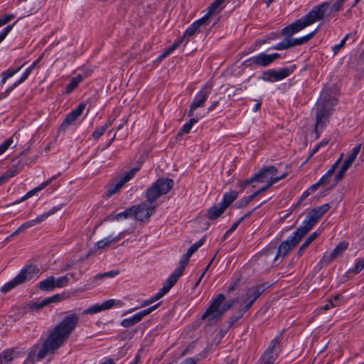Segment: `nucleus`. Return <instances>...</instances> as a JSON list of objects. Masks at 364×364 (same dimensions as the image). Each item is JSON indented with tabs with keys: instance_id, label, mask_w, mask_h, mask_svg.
<instances>
[{
	"instance_id": "nucleus-63",
	"label": "nucleus",
	"mask_w": 364,
	"mask_h": 364,
	"mask_svg": "<svg viewBox=\"0 0 364 364\" xmlns=\"http://www.w3.org/2000/svg\"><path fill=\"white\" fill-rule=\"evenodd\" d=\"M34 226L33 225V223L32 222V220H29V221H27L24 223H23L21 226H20V229H23V230L25 229H27V228H30L31 227Z\"/></svg>"
},
{
	"instance_id": "nucleus-62",
	"label": "nucleus",
	"mask_w": 364,
	"mask_h": 364,
	"mask_svg": "<svg viewBox=\"0 0 364 364\" xmlns=\"http://www.w3.org/2000/svg\"><path fill=\"white\" fill-rule=\"evenodd\" d=\"M14 18V14H7L4 16L2 18H1V21L3 22L4 25L7 23L9 21H10L11 19Z\"/></svg>"
},
{
	"instance_id": "nucleus-33",
	"label": "nucleus",
	"mask_w": 364,
	"mask_h": 364,
	"mask_svg": "<svg viewBox=\"0 0 364 364\" xmlns=\"http://www.w3.org/2000/svg\"><path fill=\"white\" fill-rule=\"evenodd\" d=\"M278 346V342L276 340H274L271 342L270 345L269 346L268 348L266 350V351L263 354V360L265 358L268 359H273L274 357V350L277 348Z\"/></svg>"
},
{
	"instance_id": "nucleus-11",
	"label": "nucleus",
	"mask_w": 364,
	"mask_h": 364,
	"mask_svg": "<svg viewBox=\"0 0 364 364\" xmlns=\"http://www.w3.org/2000/svg\"><path fill=\"white\" fill-rule=\"evenodd\" d=\"M139 169V167H136L129 170L117 178L115 183L110 184L107 188L106 196L110 197L117 193L127 182L133 178Z\"/></svg>"
},
{
	"instance_id": "nucleus-55",
	"label": "nucleus",
	"mask_w": 364,
	"mask_h": 364,
	"mask_svg": "<svg viewBox=\"0 0 364 364\" xmlns=\"http://www.w3.org/2000/svg\"><path fill=\"white\" fill-rule=\"evenodd\" d=\"M333 2L332 4V9L335 11H338L341 7L343 3L345 0H332Z\"/></svg>"
},
{
	"instance_id": "nucleus-57",
	"label": "nucleus",
	"mask_w": 364,
	"mask_h": 364,
	"mask_svg": "<svg viewBox=\"0 0 364 364\" xmlns=\"http://www.w3.org/2000/svg\"><path fill=\"white\" fill-rule=\"evenodd\" d=\"M191 256V255H188L187 252L185 255H183V257H181V264H180L179 267L183 266V269H185V266L188 264V259H189Z\"/></svg>"
},
{
	"instance_id": "nucleus-41",
	"label": "nucleus",
	"mask_w": 364,
	"mask_h": 364,
	"mask_svg": "<svg viewBox=\"0 0 364 364\" xmlns=\"http://www.w3.org/2000/svg\"><path fill=\"white\" fill-rule=\"evenodd\" d=\"M103 311V309L102 307L101 304H95L94 306H92L89 307L88 309L84 310L83 314H97L98 312H100Z\"/></svg>"
},
{
	"instance_id": "nucleus-12",
	"label": "nucleus",
	"mask_w": 364,
	"mask_h": 364,
	"mask_svg": "<svg viewBox=\"0 0 364 364\" xmlns=\"http://www.w3.org/2000/svg\"><path fill=\"white\" fill-rule=\"evenodd\" d=\"M211 87L210 85L203 86L201 90L196 94L194 100L190 105V108L188 112L189 117H193L197 108L203 107L208 97L210 92Z\"/></svg>"
},
{
	"instance_id": "nucleus-52",
	"label": "nucleus",
	"mask_w": 364,
	"mask_h": 364,
	"mask_svg": "<svg viewBox=\"0 0 364 364\" xmlns=\"http://www.w3.org/2000/svg\"><path fill=\"white\" fill-rule=\"evenodd\" d=\"M255 181L253 179V176L247 179L246 181H241L239 183L238 186L241 188V190H244L247 186L252 184Z\"/></svg>"
},
{
	"instance_id": "nucleus-39",
	"label": "nucleus",
	"mask_w": 364,
	"mask_h": 364,
	"mask_svg": "<svg viewBox=\"0 0 364 364\" xmlns=\"http://www.w3.org/2000/svg\"><path fill=\"white\" fill-rule=\"evenodd\" d=\"M198 121V118H191L187 123H186L182 129L179 134H181L183 133L188 134L190 130L191 129L193 125L196 123H197Z\"/></svg>"
},
{
	"instance_id": "nucleus-47",
	"label": "nucleus",
	"mask_w": 364,
	"mask_h": 364,
	"mask_svg": "<svg viewBox=\"0 0 364 364\" xmlns=\"http://www.w3.org/2000/svg\"><path fill=\"white\" fill-rule=\"evenodd\" d=\"M253 200L254 198L251 195L247 197H244L242 200H240L238 202V205L240 208L245 207Z\"/></svg>"
},
{
	"instance_id": "nucleus-60",
	"label": "nucleus",
	"mask_w": 364,
	"mask_h": 364,
	"mask_svg": "<svg viewBox=\"0 0 364 364\" xmlns=\"http://www.w3.org/2000/svg\"><path fill=\"white\" fill-rule=\"evenodd\" d=\"M240 279H237L233 283H232L228 288V292H231L232 291H234L237 287L238 286L239 283H240Z\"/></svg>"
},
{
	"instance_id": "nucleus-1",
	"label": "nucleus",
	"mask_w": 364,
	"mask_h": 364,
	"mask_svg": "<svg viewBox=\"0 0 364 364\" xmlns=\"http://www.w3.org/2000/svg\"><path fill=\"white\" fill-rule=\"evenodd\" d=\"M79 321L77 314H70L65 316L50 331L48 337L41 345H34L28 353L23 364H33L36 360H41L47 355L53 354L58 349L70 335L75 331Z\"/></svg>"
},
{
	"instance_id": "nucleus-59",
	"label": "nucleus",
	"mask_w": 364,
	"mask_h": 364,
	"mask_svg": "<svg viewBox=\"0 0 364 364\" xmlns=\"http://www.w3.org/2000/svg\"><path fill=\"white\" fill-rule=\"evenodd\" d=\"M346 171V170H343L342 168H340V170L338 171L335 177V181L336 183L340 181L343 178Z\"/></svg>"
},
{
	"instance_id": "nucleus-5",
	"label": "nucleus",
	"mask_w": 364,
	"mask_h": 364,
	"mask_svg": "<svg viewBox=\"0 0 364 364\" xmlns=\"http://www.w3.org/2000/svg\"><path fill=\"white\" fill-rule=\"evenodd\" d=\"M114 229V227H109L108 228L107 233L109 235L103 239L96 242L93 245L92 247L88 251L87 257H90L97 252H101L102 251L109 248L112 245L119 242L122 238H123L125 235V233L129 234L132 232V230H125L121 231L117 234L114 235L112 232Z\"/></svg>"
},
{
	"instance_id": "nucleus-13",
	"label": "nucleus",
	"mask_w": 364,
	"mask_h": 364,
	"mask_svg": "<svg viewBox=\"0 0 364 364\" xmlns=\"http://www.w3.org/2000/svg\"><path fill=\"white\" fill-rule=\"evenodd\" d=\"M263 291L264 289L262 286H254L249 288L242 298L241 307L242 311L248 310Z\"/></svg>"
},
{
	"instance_id": "nucleus-29",
	"label": "nucleus",
	"mask_w": 364,
	"mask_h": 364,
	"mask_svg": "<svg viewBox=\"0 0 364 364\" xmlns=\"http://www.w3.org/2000/svg\"><path fill=\"white\" fill-rule=\"evenodd\" d=\"M134 218V210H133V206H132L129 208L126 209L124 211L121 212L118 214H116L112 217H110L111 220L120 221L122 219H126L128 218Z\"/></svg>"
},
{
	"instance_id": "nucleus-56",
	"label": "nucleus",
	"mask_w": 364,
	"mask_h": 364,
	"mask_svg": "<svg viewBox=\"0 0 364 364\" xmlns=\"http://www.w3.org/2000/svg\"><path fill=\"white\" fill-rule=\"evenodd\" d=\"M270 187H271V186H269L267 184L266 186H262L259 190L255 191L251 196L255 199L257 196H259L260 193L266 191Z\"/></svg>"
},
{
	"instance_id": "nucleus-43",
	"label": "nucleus",
	"mask_w": 364,
	"mask_h": 364,
	"mask_svg": "<svg viewBox=\"0 0 364 364\" xmlns=\"http://www.w3.org/2000/svg\"><path fill=\"white\" fill-rule=\"evenodd\" d=\"M19 169L20 168L18 167V164H14L9 170L4 173V178H6L8 180L10 178L14 176L18 172Z\"/></svg>"
},
{
	"instance_id": "nucleus-4",
	"label": "nucleus",
	"mask_w": 364,
	"mask_h": 364,
	"mask_svg": "<svg viewBox=\"0 0 364 364\" xmlns=\"http://www.w3.org/2000/svg\"><path fill=\"white\" fill-rule=\"evenodd\" d=\"M174 182L171 178L161 177L153 182L144 193L149 203H154L161 196L167 194L173 187Z\"/></svg>"
},
{
	"instance_id": "nucleus-6",
	"label": "nucleus",
	"mask_w": 364,
	"mask_h": 364,
	"mask_svg": "<svg viewBox=\"0 0 364 364\" xmlns=\"http://www.w3.org/2000/svg\"><path fill=\"white\" fill-rule=\"evenodd\" d=\"M38 272V269L36 266L33 264L27 265L14 279L5 284L1 287V291L6 293L17 285L31 280Z\"/></svg>"
},
{
	"instance_id": "nucleus-31",
	"label": "nucleus",
	"mask_w": 364,
	"mask_h": 364,
	"mask_svg": "<svg viewBox=\"0 0 364 364\" xmlns=\"http://www.w3.org/2000/svg\"><path fill=\"white\" fill-rule=\"evenodd\" d=\"M82 80L83 77L80 75H78L76 77H73L71 80L70 82L68 84V85L66 86L65 94L68 95L71 92H73V90H74L78 86V85L82 81Z\"/></svg>"
},
{
	"instance_id": "nucleus-26",
	"label": "nucleus",
	"mask_w": 364,
	"mask_h": 364,
	"mask_svg": "<svg viewBox=\"0 0 364 364\" xmlns=\"http://www.w3.org/2000/svg\"><path fill=\"white\" fill-rule=\"evenodd\" d=\"M237 197V193L235 191H231L224 195L223 200L220 204L226 209Z\"/></svg>"
},
{
	"instance_id": "nucleus-58",
	"label": "nucleus",
	"mask_w": 364,
	"mask_h": 364,
	"mask_svg": "<svg viewBox=\"0 0 364 364\" xmlns=\"http://www.w3.org/2000/svg\"><path fill=\"white\" fill-rule=\"evenodd\" d=\"M353 161L350 159L348 157L343 161V165L341 168H343V170H348V168L352 165Z\"/></svg>"
},
{
	"instance_id": "nucleus-15",
	"label": "nucleus",
	"mask_w": 364,
	"mask_h": 364,
	"mask_svg": "<svg viewBox=\"0 0 364 364\" xmlns=\"http://www.w3.org/2000/svg\"><path fill=\"white\" fill-rule=\"evenodd\" d=\"M279 57V55L278 53L269 55L264 53H261L259 55L253 56L245 60V64L249 67L255 65L265 67L277 59Z\"/></svg>"
},
{
	"instance_id": "nucleus-38",
	"label": "nucleus",
	"mask_w": 364,
	"mask_h": 364,
	"mask_svg": "<svg viewBox=\"0 0 364 364\" xmlns=\"http://www.w3.org/2000/svg\"><path fill=\"white\" fill-rule=\"evenodd\" d=\"M182 43V40H178L177 42L174 43L171 47L168 48L159 57V60H161L166 57H167L170 53H171L178 46Z\"/></svg>"
},
{
	"instance_id": "nucleus-25",
	"label": "nucleus",
	"mask_w": 364,
	"mask_h": 364,
	"mask_svg": "<svg viewBox=\"0 0 364 364\" xmlns=\"http://www.w3.org/2000/svg\"><path fill=\"white\" fill-rule=\"evenodd\" d=\"M38 288L45 291H53L55 289L54 277L50 276L46 279L41 281L38 284Z\"/></svg>"
},
{
	"instance_id": "nucleus-54",
	"label": "nucleus",
	"mask_w": 364,
	"mask_h": 364,
	"mask_svg": "<svg viewBox=\"0 0 364 364\" xmlns=\"http://www.w3.org/2000/svg\"><path fill=\"white\" fill-rule=\"evenodd\" d=\"M116 274L113 272H105L102 274H98L94 277V281L96 282L98 279H103L107 277H114Z\"/></svg>"
},
{
	"instance_id": "nucleus-42",
	"label": "nucleus",
	"mask_w": 364,
	"mask_h": 364,
	"mask_svg": "<svg viewBox=\"0 0 364 364\" xmlns=\"http://www.w3.org/2000/svg\"><path fill=\"white\" fill-rule=\"evenodd\" d=\"M31 70H32L31 68H28L25 71V73L22 75V77L20 78V80H18L16 82H15L12 87H11L9 89H8L7 92H11L14 87H16V86H18V85L22 83L28 77Z\"/></svg>"
},
{
	"instance_id": "nucleus-50",
	"label": "nucleus",
	"mask_w": 364,
	"mask_h": 364,
	"mask_svg": "<svg viewBox=\"0 0 364 364\" xmlns=\"http://www.w3.org/2000/svg\"><path fill=\"white\" fill-rule=\"evenodd\" d=\"M360 148H361V144L357 145L355 147H354L351 154L348 157L350 159H351L353 161H354L360 150Z\"/></svg>"
},
{
	"instance_id": "nucleus-40",
	"label": "nucleus",
	"mask_w": 364,
	"mask_h": 364,
	"mask_svg": "<svg viewBox=\"0 0 364 364\" xmlns=\"http://www.w3.org/2000/svg\"><path fill=\"white\" fill-rule=\"evenodd\" d=\"M111 122L105 124L104 126L97 128L95 132H93L92 136L94 139H98L105 132L107 128L111 124Z\"/></svg>"
},
{
	"instance_id": "nucleus-36",
	"label": "nucleus",
	"mask_w": 364,
	"mask_h": 364,
	"mask_svg": "<svg viewBox=\"0 0 364 364\" xmlns=\"http://www.w3.org/2000/svg\"><path fill=\"white\" fill-rule=\"evenodd\" d=\"M19 136L20 134L18 133H15L11 138L1 144L0 145V155L8 149V147L14 142V139L18 140Z\"/></svg>"
},
{
	"instance_id": "nucleus-61",
	"label": "nucleus",
	"mask_w": 364,
	"mask_h": 364,
	"mask_svg": "<svg viewBox=\"0 0 364 364\" xmlns=\"http://www.w3.org/2000/svg\"><path fill=\"white\" fill-rule=\"evenodd\" d=\"M346 38H343L339 44L336 45L333 48L335 54L337 53L338 51L343 46V45L346 43Z\"/></svg>"
},
{
	"instance_id": "nucleus-49",
	"label": "nucleus",
	"mask_w": 364,
	"mask_h": 364,
	"mask_svg": "<svg viewBox=\"0 0 364 364\" xmlns=\"http://www.w3.org/2000/svg\"><path fill=\"white\" fill-rule=\"evenodd\" d=\"M244 220V218H240L237 221H236L235 223L232 224V225L231 226V228L227 231V232L225 233V235H224V239L225 238V237L232 232L233 231H235L237 228L238 227V225Z\"/></svg>"
},
{
	"instance_id": "nucleus-8",
	"label": "nucleus",
	"mask_w": 364,
	"mask_h": 364,
	"mask_svg": "<svg viewBox=\"0 0 364 364\" xmlns=\"http://www.w3.org/2000/svg\"><path fill=\"white\" fill-rule=\"evenodd\" d=\"M156 208V204L147 200L133 205L134 218L136 221L145 223L149 220Z\"/></svg>"
},
{
	"instance_id": "nucleus-46",
	"label": "nucleus",
	"mask_w": 364,
	"mask_h": 364,
	"mask_svg": "<svg viewBox=\"0 0 364 364\" xmlns=\"http://www.w3.org/2000/svg\"><path fill=\"white\" fill-rule=\"evenodd\" d=\"M47 306V304L46 302V300L45 299L41 301V302H35V303H32L30 306H29V309L31 310V311H38L40 309L44 307Z\"/></svg>"
},
{
	"instance_id": "nucleus-32",
	"label": "nucleus",
	"mask_w": 364,
	"mask_h": 364,
	"mask_svg": "<svg viewBox=\"0 0 364 364\" xmlns=\"http://www.w3.org/2000/svg\"><path fill=\"white\" fill-rule=\"evenodd\" d=\"M315 33H316V31H314L310 33L309 34L306 35L301 38L289 39L291 47L299 46V45L306 43L309 40H310L314 36Z\"/></svg>"
},
{
	"instance_id": "nucleus-51",
	"label": "nucleus",
	"mask_w": 364,
	"mask_h": 364,
	"mask_svg": "<svg viewBox=\"0 0 364 364\" xmlns=\"http://www.w3.org/2000/svg\"><path fill=\"white\" fill-rule=\"evenodd\" d=\"M115 304L114 299H109L101 304L103 311L111 309Z\"/></svg>"
},
{
	"instance_id": "nucleus-14",
	"label": "nucleus",
	"mask_w": 364,
	"mask_h": 364,
	"mask_svg": "<svg viewBox=\"0 0 364 364\" xmlns=\"http://www.w3.org/2000/svg\"><path fill=\"white\" fill-rule=\"evenodd\" d=\"M304 235H301V232L297 229L293 235L291 236L289 240H287L284 241L279 247L277 255L274 259H277L278 256L282 255L283 257L286 256L288 252L293 249L301 240V239L304 237Z\"/></svg>"
},
{
	"instance_id": "nucleus-27",
	"label": "nucleus",
	"mask_w": 364,
	"mask_h": 364,
	"mask_svg": "<svg viewBox=\"0 0 364 364\" xmlns=\"http://www.w3.org/2000/svg\"><path fill=\"white\" fill-rule=\"evenodd\" d=\"M225 209L219 203L218 205L213 206L210 208L207 213V216L210 220H215L218 218Z\"/></svg>"
},
{
	"instance_id": "nucleus-17",
	"label": "nucleus",
	"mask_w": 364,
	"mask_h": 364,
	"mask_svg": "<svg viewBox=\"0 0 364 364\" xmlns=\"http://www.w3.org/2000/svg\"><path fill=\"white\" fill-rule=\"evenodd\" d=\"M159 304L151 306L150 308H148L146 309H144L137 314L132 316L131 318L123 319L121 321V326L125 328H128L130 326H132L135 325L136 323H139L144 317L151 314L156 308L158 306Z\"/></svg>"
},
{
	"instance_id": "nucleus-53",
	"label": "nucleus",
	"mask_w": 364,
	"mask_h": 364,
	"mask_svg": "<svg viewBox=\"0 0 364 364\" xmlns=\"http://www.w3.org/2000/svg\"><path fill=\"white\" fill-rule=\"evenodd\" d=\"M364 268V258L363 259L358 260L353 269V272L356 274L361 272Z\"/></svg>"
},
{
	"instance_id": "nucleus-28",
	"label": "nucleus",
	"mask_w": 364,
	"mask_h": 364,
	"mask_svg": "<svg viewBox=\"0 0 364 364\" xmlns=\"http://www.w3.org/2000/svg\"><path fill=\"white\" fill-rule=\"evenodd\" d=\"M348 247V242H340L335 249L332 251L328 257L329 261H332L337 256H339L343 254V251L346 250Z\"/></svg>"
},
{
	"instance_id": "nucleus-22",
	"label": "nucleus",
	"mask_w": 364,
	"mask_h": 364,
	"mask_svg": "<svg viewBox=\"0 0 364 364\" xmlns=\"http://www.w3.org/2000/svg\"><path fill=\"white\" fill-rule=\"evenodd\" d=\"M17 356V352L14 348H9L0 353V364H11Z\"/></svg>"
},
{
	"instance_id": "nucleus-19",
	"label": "nucleus",
	"mask_w": 364,
	"mask_h": 364,
	"mask_svg": "<svg viewBox=\"0 0 364 364\" xmlns=\"http://www.w3.org/2000/svg\"><path fill=\"white\" fill-rule=\"evenodd\" d=\"M85 103H80L76 109L73 110L70 113H69L65 119L63 120V123L61 124V127L65 129L68 126H69L72 122H73L75 120H76L77 118H78L82 113L83 110L85 109Z\"/></svg>"
},
{
	"instance_id": "nucleus-24",
	"label": "nucleus",
	"mask_w": 364,
	"mask_h": 364,
	"mask_svg": "<svg viewBox=\"0 0 364 364\" xmlns=\"http://www.w3.org/2000/svg\"><path fill=\"white\" fill-rule=\"evenodd\" d=\"M289 70L287 68H284L278 71L269 70L265 75L268 76V79L273 78L274 80H281L289 75Z\"/></svg>"
},
{
	"instance_id": "nucleus-35",
	"label": "nucleus",
	"mask_w": 364,
	"mask_h": 364,
	"mask_svg": "<svg viewBox=\"0 0 364 364\" xmlns=\"http://www.w3.org/2000/svg\"><path fill=\"white\" fill-rule=\"evenodd\" d=\"M69 278L67 276H62L58 278L54 277V285L55 288H63L66 287L69 283Z\"/></svg>"
},
{
	"instance_id": "nucleus-44",
	"label": "nucleus",
	"mask_w": 364,
	"mask_h": 364,
	"mask_svg": "<svg viewBox=\"0 0 364 364\" xmlns=\"http://www.w3.org/2000/svg\"><path fill=\"white\" fill-rule=\"evenodd\" d=\"M203 242H204V238H202L199 241L196 242L194 245L191 246L187 251L188 255H192L195 252H196L198 250V249L200 247H201L203 245Z\"/></svg>"
},
{
	"instance_id": "nucleus-3",
	"label": "nucleus",
	"mask_w": 364,
	"mask_h": 364,
	"mask_svg": "<svg viewBox=\"0 0 364 364\" xmlns=\"http://www.w3.org/2000/svg\"><path fill=\"white\" fill-rule=\"evenodd\" d=\"M225 299V297L223 294L217 295L203 314L201 319L206 320L210 323L216 322L222 318L228 309L239 301L238 299H235L224 302Z\"/></svg>"
},
{
	"instance_id": "nucleus-23",
	"label": "nucleus",
	"mask_w": 364,
	"mask_h": 364,
	"mask_svg": "<svg viewBox=\"0 0 364 364\" xmlns=\"http://www.w3.org/2000/svg\"><path fill=\"white\" fill-rule=\"evenodd\" d=\"M55 178V176H53L52 178H50L49 180L43 182V183H41L39 186L33 188V190H31L30 191H28L24 196H23L20 200H16V202H14V203H12L13 205L14 204H18L21 202H23L24 200H26V199L32 197L36 193L43 190L44 188H46L48 185H49L51 181L53 180H54Z\"/></svg>"
},
{
	"instance_id": "nucleus-7",
	"label": "nucleus",
	"mask_w": 364,
	"mask_h": 364,
	"mask_svg": "<svg viewBox=\"0 0 364 364\" xmlns=\"http://www.w3.org/2000/svg\"><path fill=\"white\" fill-rule=\"evenodd\" d=\"M329 208V204L326 203L313 209L303 221L301 225L298 228L301 232V235H305Z\"/></svg>"
},
{
	"instance_id": "nucleus-64",
	"label": "nucleus",
	"mask_w": 364,
	"mask_h": 364,
	"mask_svg": "<svg viewBox=\"0 0 364 364\" xmlns=\"http://www.w3.org/2000/svg\"><path fill=\"white\" fill-rule=\"evenodd\" d=\"M331 177H329L328 176H327L326 174H324L321 178L320 180L318 181L319 183L321 185H323V184H325L326 183L328 180L330 179Z\"/></svg>"
},
{
	"instance_id": "nucleus-30",
	"label": "nucleus",
	"mask_w": 364,
	"mask_h": 364,
	"mask_svg": "<svg viewBox=\"0 0 364 364\" xmlns=\"http://www.w3.org/2000/svg\"><path fill=\"white\" fill-rule=\"evenodd\" d=\"M59 209H60V207H56V206L53 207L50 210H49L47 213L40 215L35 219L31 220L32 222L33 223V225H36L43 222L44 220L47 219L50 215L55 213Z\"/></svg>"
},
{
	"instance_id": "nucleus-37",
	"label": "nucleus",
	"mask_w": 364,
	"mask_h": 364,
	"mask_svg": "<svg viewBox=\"0 0 364 364\" xmlns=\"http://www.w3.org/2000/svg\"><path fill=\"white\" fill-rule=\"evenodd\" d=\"M25 65V63L20 67L14 69V70H6L2 74V79L1 80V82L2 84H4L8 78L11 77L13 75H14L16 73H17Z\"/></svg>"
},
{
	"instance_id": "nucleus-34",
	"label": "nucleus",
	"mask_w": 364,
	"mask_h": 364,
	"mask_svg": "<svg viewBox=\"0 0 364 364\" xmlns=\"http://www.w3.org/2000/svg\"><path fill=\"white\" fill-rule=\"evenodd\" d=\"M318 235V233L317 232H313L311 233L304 241V242L301 245V246L299 247V250L298 251V254L301 255L304 250L308 247Z\"/></svg>"
},
{
	"instance_id": "nucleus-16",
	"label": "nucleus",
	"mask_w": 364,
	"mask_h": 364,
	"mask_svg": "<svg viewBox=\"0 0 364 364\" xmlns=\"http://www.w3.org/2000/svg\"><path fill=\"white\" fill-rule=\"evenodd\" d=\"M328 3H323L314 7L305 17L303 18L306 26H310L314 22L321 20L328 8Z\"/></svg>"
},
{
	"instance_id": "nucleus-21",
	"label": "nucleus",
	"mask_w": 364,
	"mask_h": 364,
	"mask_svg": "<svg viewBox=\"0 0 364 364\" xmlns=\"http://www.w3.org/2000/svg\"><path fill=\"white\" fill-rule=\"evenodd\" d=\"M225 1V0H215L209 6L208 11L203 18L208 21L212 16L219 14L224 8Z\"/></svg>"
},
{
	"instance_id": "nucleus-20",
	"label": "nucleus",
	"mask_w": 364,
	"mask_h": 364,
	"mask_svg": "<svg viewBox=\"0 0 364 364\" xmlns=\"http://www.w3.org/2000/svg\"><path fill=\"white\" fill-rule=\"evenodd\" d=\"M306 26H307L305 23L304 21L303 20V18H301L296 21L294 23L285 27L282 30V34L285 36L290 37Z\"/></svg>"
},
{
	"instance_id": "nucleus-45",
	"label": "nucleus",
	"mask_w": 364,
	"mask_h": 364,
	"mask_svg": "<svg viewBox=\"0 0 364 364\" xmlns=\"http://www.w3.org/2000/svg\"><path fill=\"white\" fill-rule=\"evenodd\" d=\"M63 299H64V296L60 294H55V295H53L52 296L47 297L45 299L47 305H48L50 303H56V302L61 301Z\"/></svg>"
},
{
	"instance_id": "nucleus-18",
	"label": "nucleus",
	"mask_w": 364,
	"mask_h": 364,
	"mask_svg": "<svg viewBox=\"0 0 364 364\" xmlns=\"http://www.w3.org/2000/svg\"><path fill=\"white\" fill-rule=\"evenodd\" d=\"M207 22L208 21L203 17L196 21L186 30L183 37L180 40H182V42L185 41L186 44L188 43L190 38L196 33H199L200 27L205 25Z\"/></svg>"
},
{
	"instance_id": "nucleus-2",
	"label": "nucleus",
	"mask_w": 364,
	"mask_h": 364,
	"mask_svg": "<svg viewBox=\"0 0 364 364\" xmlns=\"http://www.w3.org/2000/svg\"><path fill=\"white\" fill-rule=\"evenodd\" d=\"M338 90L336 84L326 86L315 105L316 122L314 130L317 136L318 135V129L325 126L332 107L337 103Z\"/></svg>"
},
{
	"instance_id": "nucleus-10",
	"label": "nucleus",
	"mask_w": 364,
	"mask_h": 364,
	"mask_svg": "<svg viewBox=\"0 0 364 364\" xmlns=\"http://www.w3.org/2000/svg\"><path fill=\"white\" fill-rule=\"evenodd\" d=\"M277 173V168L274 166H270L262 168L252 176L255 182L267 183V185L272 186L274 183L279 181V178H274Z\"/></svg>"
},
{
	"instance_id": "nucleus-9",
	"label": "nucleus",
	"mask_w": 364,
	"mask_h": 364,
	"mask_svg": "<svg viewBox=\"0 0 364 364\" xmlns=\"http://www.w3.org/2000/svg\"><path fill=\"white\" fill-rule=\"evenodd\" d=\"M183 272V267H178L175 271L173 272V274L168 278L166 283L163 286V287L161 289L160 291L157 293V294L152 298L149 299V300H146L144 301L142 306H148L151 304L153 302L156 301L157 299H160L161 296H163L166 293H167L170 289L176 283L178 278L181 277Z\"/></svg>"
},
{
	"instance_id": "nucleus-48",
	"label": "nucleus",
	"mask_w": 364,
	"mask_h": 364,
	"mask_svg": "<svg viewBox=\"0 0 364 364\" xmlns=\"http://www.w3.org/2000/svg\"><path fill=\"white\" fill-rule=\"evenodd\" d=\"M291 47V44L289 42V39H285L280 43H278L277 46L274 48L276 50H284L287 49Z\"/></svg>"
}]
</instances>
